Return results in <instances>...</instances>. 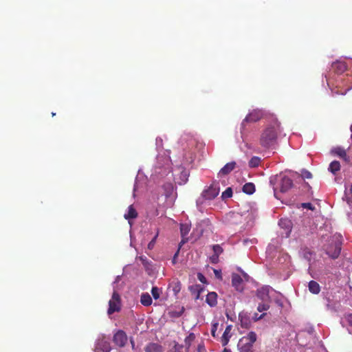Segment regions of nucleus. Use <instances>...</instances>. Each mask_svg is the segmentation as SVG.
I'll use <instances>...</instances> for the list:
<instances>
[{
	"instance_id": "48",
	"label": "nucleus",
	"mask_w": 352,
	"mask_h": 352,
	"mask_svg": "<svg viewBox=\"0 0 352 352\" xmlns=\"http://www.w3.org/2000/svg\"><path fill=\"white\" fill-rule=\"evenodd\" d=\"M223 352H232L230 349L225 348L223 351Z\"/></svg>"
},
{
	"instance_id": "44",
	"label": "nucleus",
	"mask_w": 352,
	"mask_h": 352,
	"mask_svg": "<svg viewBox=\"0 0 352 352\" xmlns=\"http://www.w3.org/2000/svg\"><path fill=\"white\" fill-rule=\"evenodd\" d=\"M346 195L348 196L349 200L351 202H352V184H351V188H350V190H349V192H348Z\"/></svg>"
},
{
	"instance_id": "6",
	"label": "nucleus",
	"mask_w": 352,
	"mask_h": 352,
	"mask_svg": "<svg viewBox=\"0 0 352 352\" xmlns=\"http://www.w3.org/2000/svg\"><path fill=\"white\" fill-rule=\"evenodd\" d=\"M219 193V187L217 184H212L207 189H205L201 197L205 200H212L214 199Z\"/></svg>"
},
{
	"instance_id": "18",
	"label": "nucleus",
	"mask_w": 352,
	"mask_h": 352,
	"mask_svg": "<svg viewBox=\"0 0 352 352\" xmlns=\"http://www.w3.org/2000/svg\"><path fill=\"white\" fill-rule=\"evenodd\" d=\"M333 71L338 74H342L346 69V65L344 62L337 61L332 64Z\"/></svg>"
},
{
	"instance_id": "23",
	"label": "nucleus",
	"mask_w": 352,
	"mask_h": 352,
	"mask_svg": "<svg viewBox=\"0 0 352 352\" xmlns=\"http://www.w3.org/2000/svg\"><path fill=\"white\" fill-rule=\"evenodd\" d=\"M140 302L144 306L148 307L152 304V298L149 294L143 293L141 295Z\"/></svg>"
},
{
	"instance_id": "16",
	"label": "nucleus",
	"mask_w": 352,
	"mask_h": 352,
	"mask_svg": "<svg viewBox=\"0 0 352 352\" xmlns=\"http://www.w3.org/2000/svg\"><path fill=\"white\" fill-rule=\"evenodd\" d=\"M239 320L242 328L248 329L251 326V320L250 317L244 313L239 314Z\"/></svg>"
},
{
	"instance_id": "45",
	"label": "nucleus",
	"mask_w": 352,
	"mask_h": 352,
	"mask_svg": "<svg viewBox=\"0 0 352 352\" xmlns=\"http://www.w3.org/2000/svg\"><path fill=\"white\" fill-rule=\"evenodd\" d=\"M214 274H215L217 278H220V279L221 278V271L214 270Z\"/></svg>"
},
{
	"instance_id": "29",
	"label": "nucleus",
	"mask_w": 352,
	"mask_h": 352,
	"mask_svg": "<svg viewBox=\"0 0 352 352\" xmlns=\"http://www.w3.org/2000/svg\"><path fill=\"white\" fill-rule=\"evenodd\" d=\"M270 302H262L261 303H259L257 307V310L259 312H262L264 311H267L270 309Z\"/></svg>"
},
{
	"instance_id": "31",
	"label": "nucleus",
	"mask_w": 352,
	"mask_h": 352,
	"mask_svg": "<svg viewBox=\"0 0 352 352\" xmlns=\"http://www.w3.org/2000/svg\"><path fill=\"white\" fill-rule=\"evenodd\" d=\"M197 287H199L198 285H196L195 287L194 286H191L189 287L190 290L192 292V293H195V298L197 300L198 298H199V296H200V294L202 291L201 289H198Z\"/></svg>"
},
{
	"instance_id": "33",
	"label": "nucleus",
	"mask_w": 352,
	"mask_h": 352,
	"mask_svg": "<svg viewBox=\"0 0 352 352\" xmlns=\"http://www.w3.org/2000/svg\"><path fill=\"white\" fill-rule=\"evenodd\" d=\"M212 250L214 252V254L219 256V255L223 252V248L218 244L214 245L212 247Z\"/></svg>"
},
{
	"instance_id": "13",
	"label": "nucleus",
	"mask_w": 352,
	"mask_h": 352,
	"mask_svg": "<svg viewBox=\"0 0 352 352\" xmlns=\"http://www.w3.org/2000/svg\"><path fill=\"white\" fill-rule=\"evenodd\" d=\"M232 285L236 290L241 291L243 289V279L240 275L233 274L232 276Z\"/></svg>"
},
{
	"instance_id": "40",
	"label": "nucleus",
	"mask_w": 352,
	"mask_h": 352,
	"mask_svg": "<svg viewBox=\"0 0 352 352\" xmlns=\"http://www.w3.org/2000/svg\"><path fill=\"white\" fill-rule=\"evenodd\" d=\"M210 259L212 263H217L219 261V256L213 254L212 256H210Z\"/></svg>"
},
{
	"instance_id": "39",
	"label": "nucleus",
	"mask_w": 352,
	"mask_h": 352,
	"mask_svg": "<svg viewBox=\"0 0 352 352\" xmlns=\"http://www.w3.org/2000/svg\"><path fill=\"white\" fill-rule=\"evenodd\" d=\"M197 278L199 280V281H201V283H206V278L201 273H198Z\"/></svg>"
},
{
	"instance_id": "49",
	"label": "nucleus",
	"mask_w": 352,
	"mask_h": 352,
	"mask_svg": "<svg viewBox=\"0 0 352 352\" xmlns=\"http://www.w3.org/2000/svg\"><path fill=\"white\" fill-rule=\"evenodd\" d=\"M350 89V88H348L344 92H342L341 94L342 95H344L346 93V91H349Z\"/></svg>"
},
{
	"instance_id": "9",
	"label": "nucleus",
	"mask_w": 352,
	"mask_h": 352,
	"mask_svg": "<svg viewBox=\"0 0 352 352\" xmlns=\"http://www.w3.org/2000/svg\"><path fill=\"white\" fill-rule=\"evenodd\" d=\"M270 287L263 286L256 291V297L260 299L262 302H270L271 299L269 295Z\"/></svg>"
},
{
	"instance_id": "10",
	"label": "nucleus",
	"mask_w": 352,
	"mask_h": 352,
	"mask_svg": "<svg viewBox=\"0 0 352 352\" xmlns=\"http://www.w3.org/2000/svg\"><path fill=\"white\" fill-rule=\"evenodd\" d=\"M145 352H163V346L157 342H149L144 347Z\"/></svg>"
},
{
	"instance_id": "25",
	"label": "nucleus",
	"mask_w": 352,
	"mask_h": 352,
	"mask_svg": "<svg viewBox=\"0 0 352 352\" xmlns=\"http://www.w3.org/2000/svg\"><path fill=\"white\" fill-rule=\"evenodd\" d=\"M340 169V164L338 161H333L329 164V170L334 175Z\"/></svg>"
},
{
	"instance_id": "46",
	"label": "nucleus",
	"mask_w": 352,
	"mask_h": 352,
	"mask_svg": "<svg viewBox=\"0 0 352 352\" xmlns=\"http://www.w3.org/2000/svg\"><path fill=\"white\" fill-rule=\"evenodd\" d=\"M179 251V250H178L177 251V252L175 254V255H174V256H173V263H174V264L176 263V258H177V256H178Z\"/></svg>"
},
{
	"instance_id": "34",
	"label": "nucleus",
	"mask_w": 352,
	"mask_h": 352,
	"mask_svg": "<svg viewBox=\"0 0 352 352\" xmlns=\"http://www.w3.org/2000/svg\"><path fill=\"white\" fill-rule=\"evenodd\" d=\"M265 315H266L265 313H263L260 316H258V314L257 313H255L252 318L254 321H257L258 320L262 319Z\"/></svg>"
},
{
	"instance_id": "36",
	"label": "nucleus",
	"mask_w": 352,
	"mask_h": 352,
	"mask_svg": "<svg viewBox=\"0 0 352 352\" xmlns=\"http://www.w3.org/2000/svg\"><path fill=\"white\" fill-rule=\"evenodd\" d=\"M302 176L305 178L310 179L312 177V174L309 171L305 170L302 171Z\"/></svg>"
},
{
	"instance_id": "28",
	"label": "nucleus",
	"mask_w": 352,
	"mask_h": 352,
	"mask_svg": "<svg viewBox=\"0 0 352 352\" xmlns=\"http://www.w3.org/2000/svg\"><path fill=\"white\" fill-rule=\"evenodd\" d=\"M170 352H185L184 346L177 342H175L174 346L170 350Z\"/></svg>"
},
{
	"instance_id": "38",
	"label": "nucleus",
	"mask_w": 352,
	"mask_h": 352,
	"mask_svg": "<svg viewBox=\"0 0 352 352\" xmlns=\"http://www.w3.org/2000/svg\"><path fill=\"white\" fill-rule=\"evenodd\" d=\"M157 235H156L150 242L148 244V248L151 250L154 247V245L155 243V239L157 238Z\"/></svg>"
},
{
	"instance_id": "30",
	"label": "nucleus",
	"mask_w": 352,
	"mask_h": 352,
	"mask_svg": "<svg viewBox=\"0 0 352 352\" xmlns=\"http://www.w3.org/2000/svg\"><path fill=\"white\" fill-rule=\"evenodd\" d=\"M162 291L157 287H153L151 289V294L154 299L157 300L160 298Z\"/></svg>"
},
{
	"instance_id": "11",
	"label": "nucleus",
	"mask_w": 352,
	"mask_h": 352,
	"mask_svg": "<svg viewBox=\"0 0 352 352\" xmlns=\"http://www.w3.org/2000/svg\"><path fill=\"white\" fill-rule=\"evenodd\" d=\"M232 326L231 324L228 325L221 338V342L223 346H226L230 339L232 336L231 330H232Z\"/></svg>"
},
{
	"instance_id": "7",
	"label": "nucleus",
	"mask_w": 352,
	"mask_h": 352,
	"mask_svg": "<svg viewBox=\"0 0 352 352\" xmlns=\"http://www.w3.org/2000/svg\"><path fill=\"white\" fill-rule=\"evenodd\" d=\"M278 186L280 192H285L293 186V182L289 177L283 175L280 177Z\"/></svg>"
},
{
	"instance_id": "42",
	"label": "nucleus",
	"mask_w": 352,
	"mask_h": 352,
	"mask_svg": "<svg viewBox=\"0 0 352 352\" xmlns=\"http://www.w3.org/2000/svg\"><path fill=\"white\" fill-rule=\"evenodd\" d=\"M217 329V324H215L212 326V329H211V334L213 337L216 336L215 333H216Z\"/></svg>"
},
{
	"instance_id": "50",
	"label": "nucleus",
	"mask_w": 352,
	"mask_h": 352,
	"mask_svg": "<svg viewBox=\"0 0 352 352\" xmlns=\"http://www.w3.org/2000/svg\"><path fill=\"white\" fill-rule=\"evenodd\" d=\"M55 115H56V113H52V116H54Z\"/></svg>"
},
{
	"instance_id": "24",
	"label": "nucleus",
	"mask_w": 352,
	"mask_h": 352,
	"mask_svg": "<svg viewBox=\"0 0 352 352\" xmlns=\"http://www.w3.org/2000/svg\"><path fill=\"white\" fill-rule=\"evenodd\" d=\"M243 192L248 195H252L255 192V185L253 183H246L243 186Z\"/></svg>"
},
{
	"instance_id": "1",
	"label": "nucleus",
	"mask_w": 352,
	"mask_h": 352,
	"mask_svg": "<svg viewBox=\"0 0 352 352\" xmlns=\"http://www.w3.org/2000/svg\"><path fill=\"white\" fill-rule=\"evenodd\" d=\"M280 131V124L276 121L273 124L268 126L262 133L260 144L265 148H270L276 142L278 133Z\"/></svg>"
},
{
	"instance_id": "47",
	"label": "nucleus",
	"mask_w": 352,
	"mask_h": 352,
	"mask_svg": "<svg viewBox=\"0 0 352 352\" xmlns=\"http://www.w3.org/2000/svg\"><path fill=\"white\" fill-rule=\"evenodd\" d=\"M130 342H131V344L132 349H135V342H134V340L132 338H131Z\"/></svg>"
},
{
	"instance_id": "21",
	"label": "nucleus",
	"mask_w": 352,
	"mask_h": 352,
	"mask_svg": "<svg viewBox=\"0 0 352 352\" xmlns=\"http://www.w3.org/2000/svg\"><path fill=\"white\" fill-rule=\"evenodd\" d=\"M309 290L314 294H318L320 292V285L314 280H311L308 285Z\"/></svg>"
},
{
	"instance_id": "3",
	"label": "nucleus",
	"mask_w": 352,
	"mask_h": 352,
	"mask_svg": "<svg viewBox=\"0 0 352 352\" xmlns=\"http://www.w3.org/2000/svg\"><path fill=\"white\" fill-rule=\"evenodd\" d=\"M257 336L255 332L250 331L242 337L238 343L239 352H253V344L256 341Z\"/></svg>"
},
{
	"instance_id": "41",
	"label": "nucleus",
	"mask_w": 352,
	"mask_h": 352,
	"mask_svg": "<svg viewBox=\"0 0 352 352\" xmlns=\"http://www.w3.org/2000/svg\"><path fill=\"white\" fill-rule=\"evenodd\" d=\"M180 289H181L180 283H177L173 287V291H174L175 294H177L180 291Z\"/></svg>"
},
{
	"instance_id": "37",
	"label": "nucleus",
	"mask_w": 352,
	"mask_h": 352,
	"mask_svg": "<svg viewBox=\"0 0 352 352\" xmlns=\"http://www.w3.org/2000/svg\"><path fill=\"white\" fill-rule=\"evenodd\" d=\"M302 206L304 208L309 209L311 210H313L314 209V207L312 206L311 203H303L302 204Z\"/></svg>"
},
{
	"instance_id": "32",
	"label": "nucleus",
	"mask_w": 352,
	"mask_h": 352,
	"mask_svg": "<svg viewBox=\"0 0 352 352\" xmlns=\"http://www.w3.org/2000/svg\"><path fill=\"white\" fill-rule=\"evenodd\" d=\"M232 196V190L230 187L226 188L221 194V198L223 199L230 198Z\"/></svg>"
},
{
	"instance_id": "35",
	"label": "nucleus",
	"mask_w": 352,
	"mask_h": 352,
	"mask_svg": "<svg viewBox=\"0 0 352 352\" xmlns=\"http://www.w3.org/2000/svg\"><path fill=\"white\" fill-rule=\"evenodd\" d=\"M197 350V352H206L204 344L203 342L199 344Z\"/></svg>"
},
{
	"instance_id": "15",
	"label": "nucleus",
	"mask_w": 352,
	"mask_h": 352,
	"mask_svg": "<svg viewBox=\"0 0 352 352\" xmlns=\"http://www.w3.org/2000/svg\"><path fill=\"white\" fill-rule=\"evenodd\" d=\"M236 166V162H231L227 163L221 170H219V175H226L232 171Z\"/></svg>"
},
{
	"instance_id": "12",
	"label": "nucleus",
	"mask_w": 352,
	"mask_h": 352,
	"mask_svg": "<svg viewBox=\"0 0 352 352\" xmlns=\"http://www.w3.org/2000/svg\"><path fill=\"white\" fill-rule=\"evenodd\" d=\"M280 228L285 230V234L288 236L292 228V223L288 219H281L278 221Z\"/></svg>"
},
{
	"instance_id": "43",
	"label": "nucleus",
	"mask_w": 352,
	"mask_h": 352,
	"mask_svg": "<svg viewBox=\"0 0 352 352\" xmlns=\"http://www.w3.org/2000/svg\"><path fill=\"white\" fill-rule=\"evenodd\" d=\"M346 318L349 324L352 327V314H348Z\"/></svg>"
},
{
	"instance_id": "2",
	"label": "nucleus",
	"mask_w": 352,
	"mask_h": 352,
	"mask_svg": "<svg viewBox=\"0 0 352 352\" xmlns=\"http://www.w3.org/2000/svg\"><path fill=\"white\" fill-rule=\"evenodd\" d=\"M341 236L339 234H334L331 236L326 245H324V249L326 254L333 259L337 258L341 252Z\"/></svg>"
},
{
	"instance_id": "26",
	"label": "nucleus",
	"mask_w": 352,
	"mask_h": 352,
	"mask_svg": "<svg viewBox=\"0 0 352 352\" xmlns=\"http://www.w3.org/2000/svg\"><path fill=\"white\" fill-rule=\"evenodd\" d=\"M97 348L101 349L104 352H109L111 350L109 343L104 340L98 343Z\"/></svg>"
},
{
	"instance_id": "8",
	"label": "nucleus",
	"mask_w": 352,
	"mask_h": 352,
	"mask_svg": "<svg viewBox=\"0 0 352 352\" xmlns=\"http://www.w3.org/2000/svg\"><path fill=\"white\" fill-rule=\"evenodd\" d=\"M113 340L117 346L123 347L127 342V336L124 331L119 330L114 334Z\"/></svg>"
},
{
	"instance_id": "20",
	"label": "nucleus",
	"mask_w": 352,
	"mask_h": 352,
	"mask_svg": "<svg viewBox=\"0 0 352 352\" xmlns=\"http://www.w3.org/2000/svg\"><path fill=\"white\" fill-rule=\"evenodd\" d=\"M195 338L196 337L194 333H190L189 335L185 338V345H184L185 348V352H189L190 347L192 343L194 342Z\"/></svg>"
},
{
	"instance_id": "4",
	"label": "nucleus",
	"mask_w": 352,
	"mask_h": 352,
	"mask_svg": "<svg viewBox=\"0 0 352 352\" xmlns=\"http://www.w3.org/2000/svg\"><path fill=\"white\" fill-rule=\"evenodd\" d=\"M121 309V299L119 294L114 291L111 298L109 301V309L107 314L111 315L115 312H118Z\"/></svg>"
},
{
	"instance_id": "14",
	"label": "nucleus",
	"mask_w": 352,
	"mask_h": 352,
	"mask_svg": "<svg viewBox=\"0 0 352 352\" xmlns=\"http://www.w3.org/2000/svg\"><path fill=\"white\" fill-rule=\"evenodd\" d=\"M331 153L343 159L346 162H349V157L347 155L346 151L340 146L333 148Z\"/></svg>"
},
{
	"instance_id": "22",
	"label": "nucleus",
	"mask_w": 352,
	"mask_h": 352,
	"mask_svg": "<svg viewBox=\"0 0 352 352\" xmlns=\"http://www.w3.org/2000/svg\"><path fill=\"white\" fill-rule=\"evenodd\" d=\"M138 217V212L134 207L131 205L128 208V211L124 214V217L126 219H135Z\"/></svg>"
},
{
	"instance_id": "17",
	"label": "nucleus",
	"mask_w": 352,
	"mask_h": 352,
	"mask_svg": "<svg viewBox=\"0 0 352 352\" xmlns=\"http://www.w3.org/2000/svg\"><path fill=\"white\" fill-rule=\"evenodd\" d=\"M190 230V227L187 223H182L180 225V232L182 237V240L181 243H185L187 241V239H185L186 236L188 234Z\"/></svg>"
},
{
	"instance_id": "5",
	"label": "nucleus",
	"mask_w": 352,
	"mask_h": 352,
	"mask_svg": "<svg viewBox=\"0 0 352 352\" xmlns=\"http://www.w3.org/2000/svg\"><path fill=\"white\" fill-rule=\"evenodd\" d=\"M263 116V112L261 109H254L242 121L241 128L244 129L246 122H256Z\"/></svg>"
},
{
	"instance_id": "19",
	"label": "nucleus",
	"mask_w": 352,
	"mask_h": 352,
	"mask_svg": "<svg viewBox=\"0 0 352 352\" xmlns=\"http://www.w3.org/2000/svg\"><path fill=\"white\" fill-rule=\"evenodd\" d=\"M206 302L210 307H214L217 304V294L215 292H209L206 296Z\"/></svg>"
},
{
	"instance_id": "27",
	"label": "nucleus",
	"mask_w": 352,
	"mask_h": 352,
	"mask_svg": "<svg viewBox=\"0 0 352 352\" xmlns=\"http://www.w3.org/2000/svg\"><path fill=\"white\" fill-rule=\"evenodd\" d=\"M261 159L258 157L254 156L252 157L248 162V165L250 168H256L258 167L260 164Z\"/></svg>"
}]
</instances>
